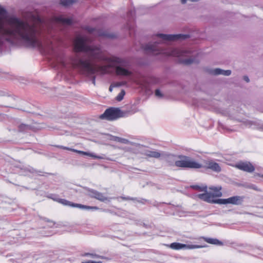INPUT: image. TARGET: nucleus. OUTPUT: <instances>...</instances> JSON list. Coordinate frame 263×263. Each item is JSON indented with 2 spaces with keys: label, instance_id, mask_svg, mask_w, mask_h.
I'll return each mask as SVG.
<instances>
[{
  "label": "nucleus",
  "instance_id": "obj_20",
  "mask_svg": "<svg viewBox=\"0 0 263 263\" xmlns=\"http://www.w3.org/2000/svg\"><path fill=\"white\" fill-rule=\"evenodd\" d=\"M209 189L210 190H212L213 191V193H212V196L213 197H221L222 195V193L220 192V191L222 189V187L221 186H210L209 187Z\"/></svg>",
  "mask_w": 263,
  "mask_h": 263
},
{
  "label": "nucleus",
  "instance_id": "obj_24",
  "mask_svg": "<svg viewBox=\"0 0 263 263\" xmlns=\"http://www.w3.org/2000/svg\"><path fill=\"white\" fill-rule=\"evenodd\" d=\"M85 189L89 192L88 196L91 198H95V197H97L98 195V191L96 190L90 189L88 187H85Z\"/></svg>",
  "mask_w": 263,
  "mask_h": 263
},
{
  "label": "nucleus",
  "instance_id": "obj_37",
  "mask_svg": "<svg viewBox=\"0 0 263 263\" xmlns=\"http://www.w3.org/2000/svg\"><path fill=\"white\" fill-rule=\"evenodd\" d=\"M199 1V0H181V3L182 4H185V3H186L187 1H190L192 2H197Z\"/></svg>",
  "mask_w": 263,
  "mask_h": 263
},
{
  "label": "nucleus",
  "instance_id": "obj_30",
  "mask_svg": "<svg viewBox=\"0 0 263 263\" xmlns=\"http://www.w3.org/2000/svg\"><path fill=\"white\" fill-rule=\"evenodd\" d=\"M114 140L116 141H117V142H121V143H125V144H126V143H127L128 142V140H127L126 139L120 138V137H115Z\"/></svg>",
  "mask_w": 263,
  "mask_h": 263
},
{
  "label": "nucleus",
  "instance_id": "obj_33",
  "mask_svg": "<svg viewBox=\"0 0 263 263\" xmlns=\"http://www.w3.org/2000/svg\"><path fill=\"white\" fill-rule=\"evenodd\" d=\"M155 95L159 98H162L163 97V94L159 89H156L155 90Z\"/></svg>",
  "mask_w": 263,
  "mask_h": 263
},
{
  "label": "nucleus",
  "instance_id": "obj_35",
  "mask_svg": "<svg viewBox=\"0 0 263 263\" xmlns=\"http://www.w3.org/2000/svg\"><path fill=\"white\" fill-rule=\"evenodd\" d=\"M121 198L124 200H135L136 198H131L130 197H121Z\"/></svg>",
  "mask_w": 263,
  "mask_h": 263
},
{
  "label": "nucleus",
  "instance_id": "obj_48",
  "mask_svg": "<svg viewBox=\"0 0 263 263\" xmlns=\"http://www.w3.org/2000/svg\"><path fill=\"white\" fill-rule=\"evenodd\" d=\"M45 174H48V175H52V174H51V173H46Z\"/></svg>",
  "mask_w": 263,
  "mask_h": 263
},
{
  "label": "nucleus",
  "instance_id": "obj_29",
  "mask_svg": "<svg viewBox=\"0 0 263 263\" xmlns=\"http://www.w3.org/2000/svg\"><path fill=\"white\" fill-rule=\"evenodd\" d=\"M125 94V92L124 90H122L121 92L118 95L116 98V100L118 101H121L123 100V97Z\"/></svg>",
  "mask_w": 263,
  "mask_h": 263
},
{
  "label": "nucleus",
  "instance_id": "obj_18",
  "mask_svg": "<svg viewBox=\"0 0 263 263\" xmlns=\"http://www.w3.org/2000/svg\"><path fill=\"white\" fill-rule=\"evenodd\" d=\"M30 130L34 131L35 128L30 125L22 123L18 126V131L21 133H27Z\"/></svg>",
  "mask_w": 263,
  "mask_h": 263
},
{
  "label": "nucleus",
  "instance_id": "obj_50",
  "mask_svg": "<svg viewBox=\"0 0 263 263\" xmlns=\"http://www.w3.org/2000/svg\"><path fill=\"white\" fill-rule=\"evenodd\" d=\"M143 226L145 227H146V225L145 223H143Z\"/></svg>",
  "mask_w": 263,
  "mask_h": 263
},
{
  "label": "nucleus",
  "instance_id": "obj_28",
  "mask_svg": "<svg viewBox=\"0 0 263 263\" xmlns=\"http://www.w3.org/2000/svg\"><path fill=\"white\" fill-rule=\"evenodd\" d=\"M24 170L25 172H28L31 173H41V171H38L34 169L33 168L30 167H25L24 168H22Z\"/></svg>",
  "mask_w": 263,
  "mask_h": 263
},
{
  "label": "nucleus",
  "instance_id": "obj_25",
  "mask_svg": "<svg viewBox=\"0 0 263 263\" xmlns=\"http://www.w3.org/2000/svg\"><path fill=\"white\" fill-rule=\"evenodd\" d=\"M75 2V0H61L60 4L62 5L68 7L72 5Z\"/></svg>",
  "mask_w": 263,
  "mask_h": 263
},
{
  "label": "nucleus",
  "instance_id": "obj_10",
  "mask_svg": "<svg viewBox=\"0 0 263 263\" xmlns=\"http://www.w3.org/2000/svg\"><path fill=\"white\" fill-rule=\"evenodd\" d=\"M204 71L208 73L213 75V76H218L220 74H222L226 76H229L231 75L232 71L231 70H223L222 69L217 68L215 69L210 68H205L204 69Z\"/></svg>",
  "mask_w": 263,
  "mask_h": 263
},
{
  "label": "nucleus",
  "instance_id": "obj_11",
  "mask_svg": "<svg viewBox=\"0 0 263 263\" xmlns=\"http://www.w3.org/2000/svg\"><path fill=\"white\" fill-rule=\"evenodd\" d=\"M236 167L241 171L248 173H252L255 170L254 166L248 161H240L236 164Z\"/></svg>",
  "mask_w": 263,
  "mask_h": 263
},
{
  "label": "nucleus",
  "instance_id": "obj_40",
  "mask_svg": "<svg viewBox=\"0 0 263 263\" xmlns=\"http://www.w3.org/2000/svg\"><path fill=\"white\" fill-rule=\"evenodd\" d=\"M83 263H102V262L101 261H95L89 260V261H86V262H83Z\"/></svg>",
  "mask_w": 263,
  "mask_h": 263
},
{
  "label": "nucleus",
  "instance_id": "obj_34",
  "mask_svg": "<svg viewBox=\"0 0 263 263\" xmlns=\"http://www.w3.org/2000/svg\"><path fill=\"white\" fill-rule=\"evenodd\" d=\"M136 200L137 201V202L142 203V204H145L146 203H149V201L148 200L145 199H141L140 200H137L136 199Z\"/></svg>",
  "mask_w": 263,
  "mask_h": 263
},
{
  "label": "nucleus",
  "instance_id": "obj_8",
  "mask_svg": "<svg viewBox=\"0 0 263 263\" xmlns=\"http://www.w3.org/2000/svg\"><path fill=\"white\" fill-rule=\"evenodd\" d=\"M53 199L54 200L58 201L59 203H60L63 205H65L70 206L74 207V208H79L80 209H86V210L98 209V208L97 206H90L85 205H83V204H79V203H74L71 202V201L67 200L65 199Z\"/></svg>",
  "mask_w": 263,
  "mask_h": 263
},
{
  "label": "nucleus",
  "instance_id": "obj_7",
  "mask_svg": "<svg viewBox=\"0 0 263 263\" xmlns=\"http://www.w3.org/2000/svg\"><path fill=\"white\" fill-rule=\"evenodd\" d=\"M84 29L89 33L92 34L96 36H103L109 39H114L117 37L115 34L109 33L102 29H98L96 28L86 26L84 27Z\"/></svg>",
  "mask_w": 263,
  "mask_h": 263
},
{
  "label": "nucleus",
  "instance_id": "obj_32",
  "mask_svg": "<svg viewBox=\"0 0 263 263\" xmlns=\"http://www.w3.org/2000/svg\"><path fill=\"white\" fill-rule=\"evenodd\" d=\"M85 256H91V257H96V258H101V259H103L105 257L103 256H100L99 255H97V254H90V253H85Z\"/></svg>",
  "mask_w": 263,
  "mask_h": 263
},
{
  "label": "nucleus",
  "instance_id": "obj_9",
  "mask_svg": "<svg viewBox=\"0 0 263 263\" xmlns=\"http://www.w3.org/2000/svg\"><path fill=\"white\" fill-rule=\"evenodd\" d=\"M135 16V10H130L128 11L127 13V16L128 18L127 22L126 24L127 29L128 30L129 32V35L130 36L132 35L133 31L134 33V24L133 23V21H134Z\"/></svg>",
  "mask_w": 263,
  "mask_h": 263
},
{
  "label": "nucleus",
  "instance_id": "obj_38",
  "mask_svg": "<svg viewBox=\"0 0 263 263\" xmlns=\"http://www.w3.org/2000/svg\"><path fill=\"white\" fill-rule=\"evenodd\" d=\"M218 125H219V128H221L222 129H226L228 130H230L229 129L227 128L226 127H225L224 125L223 124H222L221 123L219 122H218ZM230 131H232V130H230Z\"/></svg>",
  "mask_w": 263,
  "mask_h": 263
},
{
  "label": "nucleus",
  "instance_id": "obj_39",
  "mask_svg": "<svg viewBox=\"0 0 263 263\" xmlns=\"http://www.w3.org/2000/svg\"><path fill=\"white\" fill-rule=\"evenodd\" d=\"M0 107H10V106L9 105V103L7 102L6 104L0 103Z\"/></svg>",
  "mask_w": 263,
  "mask_h": 263
},
{
  "label": "nucleus",
  "instance_id": "obj_16",
  "mask_svg": "<svg viewBox=\"0 0 263 263\" xmlns=\"http://www.w3.org/2000/svg\"><path fill=\"white\" fill-rule=\"evenodd\" d=\"M244 197L234 196L227 199V204L241 205L243 201Z\"/></svg>",
  "mask_w": 263,
  "mask_h": 263
},
{
  "label": "nucleus",
  "instance_id": "obj_6",
  "mask_svg": "<svg viewBox=\"0 0 263 263\" xmlns=\"http://www.w3.org/2000/svg\"><path fill=\"white\" fill-rule=\"evenodd\" d=\"M125 113L119 108L110 107L107 109L102 114L100 118L101 119H105L108 121H113L117 119L124 117Z\"/></svg>",
  "mask_w": 263,
  "mask_h": 263
},
{
  "label": "nucleus",
  "instance_id": "obj_13",
  "mask_svg": "<svg viewBox=\"0 0 263 263\" xmlns=\"http://www.w3.org/2000/svg\"><path fill=\"white\" fill-rule=\"evenodd\" d=\"M204 165L200 164L202 167L208 169H210L216 172H220L221 171V167L219 164L214 162L212 160H204Z\"/></svg>",
  "mask_w": 263,
  "mask_h": 263
},
{
  "label": "nucleus",
  "instance_id": "obj_41",
  "mask_svg": "<svg viewBox=\"0 0 263 263\" xmlns=\"http://www.w3.org/2000/svg\"><path fill=\"white\" fill-rule=\"evenodd\" d=\"M243 80L247 83L250 82V79L248 76H244L243 77Z\"/></svg>",
  "mask_w": 263,
  "mask_h": 263
},
{
  "label": "nucleus",
  "instance_id": "obj_4",
  "mask_svg": "<svg viewBox=\"0 0 263 263\" xmlns=\"http://www.w3.org/2000/svg\"><path fill=\"white\" fill-rule=\"evenodd\" d=\"M161 156L170 165H172L175 162V165L180 167L200 168L202 167L200 163L192 160L190 157L186 156L175 155L163 152L162 153Z\"/></svg>",
  "mask_w": 263,
  "mask_h": 263
},
{
  "label": "nucleus",
  "instance_id": "obj_26",
  "mask_svg": "<svg viewBox=\"0 0 263 263\" xmlns=\"http://www.w3.org/2000/svg\"><path fill=\"white\" fill-rule=\"evenodd\" d=\"M95 199L102 202H105L108 199V198L106 197H105L102 193L99 192L97 197H95ZM108 201H109V200H108Z\"/></svg>",
  "mask_w": 263,
  "mask_h": 263
},
{
  "label": "nucleus",
  "instance_id": "obj_21",
  "mask_svg": "<svg viewBox=\"0 0 263 263\" xmlns=\"http://www.w3.org/2000/svg\"><path fill=\"white\" fill-rule=\"evenodd\" d=\"M144 154L149 157H153L155 158H158L162 156V153H160L159 152L148 150L145 151Z\"/></svg>",
  "mask_w": 263,
  "mask_h": 263
},
{
  "label": "nucleus",
  "instance_id": "obj_22",
  "mask_svg": "<svg viewBox=\"0 0 263 263\" xmlns=\"http://www.w3.org/2000/svg\"><path fill=\"white\" fill-rule=\"evenodd\" d=\"M203 239L208 243L214 245H222L223 243L217 239L204 237Z\"/></svg>",
  "mask_w": 263,
  "mask_h": 263
},
{
  "label": "nucleus",
  "instance_id": "obj_42",
  "mask_svg": "<svg viewBox=\"0 0 263 263\" xmlns=\"http://www.w3.org/2000/svg\"><path fill=\"white\" fill-rule=\"evenodd\" d=\"M126 84V81H123V82H121L119 84V86H121V85H124Z\"/></svg>",
  "mask_w": 263,
  "mask_h": 263
},
{
  "label": "nucleus",
  "instance_id": "obj_17",
  "mask_svg": "<svg viewBox=\"0 0 263 263\" xmlns=\"http://www.w3.org/2000/svg\"><path fill=\"white\" fill-rule=\"evenodd\" d=\"M197 196L199 199L204 201H206L208 203H211L212 202L211 201L212 200L213 198V197L212 196V193L208 192L207 191L206 192H204V193L198 194Z\"/></svg>",
  "mask_w": 263,
  "mask_h": 263
},
{
  "label": "nucleus",
  "instance_id": "obj_43",
  "mask_svg": "<svg viewBox=\"0 0 263 263\" xmlns=\"http://www.w3.org/2000/svg\"><path fill=\"white\" fill-rule=\"evenodd\" d=\"M255 176H259V177H261L262 178H263V174H258V173H256L255 175H254Z\"/></svg>",
  "mask_w": 263,
  "mask_h": 263
},
{
  "label": "nucleus",
  "instance_id": "obj_2",
  "mask_svg": "<svg viewBox=\"0 0 263 263\" xmlns=\"http://www.w3.org/2000/svg\"><path fill=\"white\" fill-rule=\"evenodd\" d=\"M7 14L6 10L0 6V51L6 43L14 44L18 41L36 47V23Z\"/></svg>",
  "mask_w": 263,
  "mask_h": 263
},
{
  "label": "nucleus",
  "instance_id": "obj_19",
  "mask_svg": "<svg viewBox=\"0 0 263 263\" xmlns=\"http://www.w3.org/2000/svg\"><path fill=\"white\" fill-rule=\"evenodd\" d=\"M246 123L249 126L254 125L257 129L263 131V122L260 120L247 121Z\"/></svg>",
  "mask_w": 263,
  "mask_h": 263
},
{
  "label": "nucleus",
  "instance_id": "obj_12",
  "mask_svg": "<svg viewBox=\"0 0 263 263\" xmlns=\"http://www.w3.org/2000/svg\"><path fill=\"white\" fill-rule=\"evenodd\" d=\"M170 247L174 250H179L182 249H193L196 248H201L202 246L194 245H185L179 242H173L170 245Z\"/></svg>",
  "mask_w": 263,
  "mask_h": 263
},
{
  "label": "nucleus",
  "instance_id": "obj_23",
  "mask_svg": "<svg viewBox=\"0 0 263 263\" xmlns=\"http://www.w3.org/2000/svg\"><path fill=\"white\" fill-rule=\"evenodd\" d=\"M191 187L195 190H197L200 192H206L208 189L206 185L200 186L198 185H193L191 186Z\"/></svg>",
  "mask_w": 263,
  "mask_h": 263
},
{
  "label": "nucleus",
  "instance_id": "obj_31",
  "mask_svg": "<svg viewBox=\"0 0 263 263\" xmlns=\"http://www.w3.org/2000/svg\"><path fill=\"white\" fill-rule=\"evenodd\" d=\"M243 186H245L247 188L253 189L255 191H259L257 187L255 185L253 184H250L248 185H243Z\"/></svg>",
  "mask_w": 263,
  "mask_h": 263
},
{
  "label": "nucleus",
  "instance_id": "obj_5",
  "mask_svg": "<svg viewBox=\"0 0 263 263\" xmlns=\"http://www.w3.org/2000/svg\"><path fill=\"white\" fill-rule=\"evenodd\" d=\"M191 52L186 50L174 49L172 50L171 54L178 57L180 63L189 65L193 63L195 59L190 57Z\"/></svg>",
  "mask_w": 263,
  "mask_h": 263
},
{
  "label": "nucleus",
  "instance_id": "obj_3",
  "mask_svg": "<svg viewBox=\"0 0 263 263\" xmlns=\"http://www.w3.org/2000/svg\"><path fill=\"white\" fill-rule=\"evenodd\" d=\"M160 41H157L153 43H149L145 45L144 47V50L149 53L154 54H158L162 50V48L160 46L162 41H182L190 37L189 34H165L162 33H158L156 35Z\"/></svg>",
  "mask_w": 263,
  "mask_h": 263
},
{
  "label": "nucleus",
  "instance_id": "obj_14",
  "mask_svg": "<svg viewBox=\"0 0 263 263\" xmlns=\"http://www.w3.org/2000/svg\"><path fill=\"white\" fill-rule=\"evenodd\" d=\"M55 146L57 147L63 149H66V150L70 151L72 152H76L78 154L89 156L90 157L95 158L96 159H102V157H101L100 156H96L92 153H87V152H83V151H78V150L71 148H69L68 147L64 146L62 145H55Z\"/></svg>",
  "mask_w": 263,
  "mask_h": 263
},
{
  "label": "nucleus",
  "instance_id": "obj_44",
  "mask_svg": "<svg viewBox=\"0 0 263 263\" xmlns=\"http://www.w3.org/2000/svg\"><path fill=\"white\" fill-rule=\"evenodd\" d=\"M0 96H5V94L4 92H0Z\"/></svg>",
  "mask_w": 263,
  "mask_h": 263
},
{
  "label": "nucleus",
  "instance_id": "obj_27",
  "mask_svg": "<svg viewBox=\"0 0 263 263\" xmlns=\"http://www.w3.org/2000/svg\"><path fill=\"white\" fill-rule=\"evenodd\" d=\"M211 203H217L220 204H227V199H213L211 201Z\"/></svg>",
  "mask_w": 263,
  "mask_h": 263
},
{
  "label": "nucleus",
  "instance_id": "obj_47",
  "mask_svg": "<svg viewBox=\"0 0 263 263\" xmlns=\"http://www.w3.org/2000/svg\"><path fill=\"white\" fill-rule=\"evenodd\" d=\"M5 99H6V100L12 99L11 98H9L8 97H6Z\"/></svg>",
  "mask_w": 263,
  "mask_h": 263
},
{
  "label": "nucleus",
  "instance_id": "obj_46",
  "mask_svg": "<svg viewBox=\"0 0 263 263\" xmlns=\"http://www.w3.org/2000/svg\"><path fill=\"white\" fill-rule=\"evenodd\" d=\"M109 90L110 91H112V87L111 86H110L109 88Z\"/></svg>",
  "mask_w": 263,
  "mask_h": 263
},
{
  "label": "nucleus",
  "instance_id": "obj_1",
  "mask_svg": "<svg viewBox=\"0 0 263 263\" xmlns=\"http://www.w3.org/2000/svg\"><path fill=\"white\" fill-rule=\"evenodd\" d=\"M89 41L88 37L80 35L75 38L73 49L76 56L71 60L73 68L78 69L84 75L92 76V83L95 85V73L99 71L105 73L108 68L97 63L109 62L111 63V66L115 69L118 76L126 77L130 81H134L132 72L124 68L126 66L125 60L117 57H105L101 53L99 48L89 45Z\"/></svg>",
  "mask_w": 263,
  "mask_h": 263
},
{
  "label": "nucleus",
  "instance_id": "obj_49",
  "mask_svg": "<svg viewBox=\"0 0 263 263\" xmlns=\"http://www.w3.org/2000/svg\"><path fill=\"white\" fill-rule=\"evenodd\" d=\"M49 223V224L48 226L50 227V226H51V225H52V223Z\"/></svg>",
  "mask_w": 263,
  "mask_h": 263
},
{
  "label": "nucleus",
  "instance_id": "obj_36",
  "mask_svg": "<svg viewBox=\"0 0 263 263\" xmlns=\"http://www.w3.org/2000/svg\"><path fill=\"white\" fill-rule=\"evenodd\" d=\"M44 219V220H45V221H47V222H48V223H52V225H51V226H50V228L53 227V226L55 224V222H53V221H52V220H49V219H47V218H45Z\"/></svg>",
  "mask_w": 263,
  "mask_h": 263
},
{
  "label": "nucleus",
  "instance_id": "obj_45",
  "mask_svg": "<svg viewBox=\"0 0 263 263\" xmlns=\"http://www.w3.org/2000/svg\"><path fill=\"white\" fill-rule=\"evenodd\" d=\"M153 205H154V206H157V205H158V203H156V202H155L153 204Z\"/></svg>",
  "mask_w": 263,
  "mask_h": 263
},
{
  "label": "nucleus",
  "instance_id": "obj_15",
  "mask_svg": "<svg viewBox=\"0 0 263 263\" xmlns=\"http://www.w3.org/2000/svg\"><path fill=\"white\" fill-rule=\"evenodd\" d=\"M55 146L57 147L63 149H66V150L70 151L72 152H76L78 154L89 156L90 157L95 158L96 159H102V157H101L100 156H96L92 153H87V152H83V151H78V150L71 148H69L68 147L64 146L62 145H55Z\"/></svg>",
  "mask_w": 263,
  "mask_h": 263
}]
</instances>
